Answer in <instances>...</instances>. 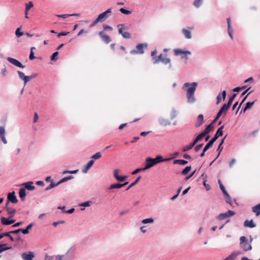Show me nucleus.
Instances as JSON below:
<instances>
[{
    "label": "nucleus",
    "instance_id": "obj_1",
    "mask_svg": "<svg viewBox=\"0 0 260 260\" xmlns=\"http://www.w3.org/2000/svg\"><path fill=\"white\" fill-rule=\"evenodd\" d=\"M197 86L198 83L197 82L191 83L186 82L183 85V87H188L186 90V98L189 103H193L196 101L194 92Z\"/></svg>",
    "mask_w": 260,
    "mask_h": 260
},
{
    "label": "nucleus",
    "instance_id": "obj_2",
    "mask_svg": "<svg viewBox=\"0 0 260 260\" xmlns=\"http://www.w3.org/2000/svg\"><path fill=\"white\" fill-rule=\"evenodd\" d=\"M75 245L72 246L64 255H57L55 256V260H73L75 257Z\"/></svg>",
    "mask_w": 260,
    "mask_h": 260
},
{
    "label": "nucleus",
    "instance_id": "obj_3",
    "mask_svg": "<svg viewBox=\"0 0 260 260\" xmlns=\"http://www.w3.org/2000/svg\"><path fill=\"white\" fill-rule=\"evenodd\" d=\"M239 246L240 248L242 249L244 251H249L252 249L251 244L248 242L245 236H241L240 238Z\"/></svg>",
    "mask_w": 260,
    "mask_h": 260
},
{
    "label": "nucleus",
    "instance_id": "obj_4",
    "mask_svg": "<svg viewBox=\"0 0 260 260\" xmlns=\"http://www.w3.org/2000/svg\"><path fill=\"white\" fill-rule=\"evenodd\" d=\"M174 54L176 56H178L179 55H181V58L185 59V64H186L187 63V60L188 59L187 55L191 54L190 51H187V50L184 51L181 49H174Z\"/></svg>",
    "mask_w": 260,
    "mask_h": 260
},
{
    "label": "nucleus",
    "instance_id": "obj_5",
    "mask_svg": "<svg viewBox=\"0 0 260 260\" xmlns=\"http://www.w3.org/2000/svg\"><path fill=\"white\" fill-rule=\"evenodd\" d=\"M202 139V137H201V136L200 134H199L191 143H190L189 145L183 147L182 151L186 152L191 149L193 147V146Z\"/></svg>",
    "mask_w": 260,
    "mask_h": 260
},
{
    "label": "nucleus",
    "instance_id": "obj_6",
    "mask_svg": "<svg viewBox=\"0 0 260 260\" xmlns=\"http://www.w3.org/2000/svg\"><path fill=\"white\" fill-rule=\"evenodd\" d=\"M144 47H147V44H138L134 49L130 51L131 54H142L144 53Z\"/></svg>",
    "mask_w": 260,
    "mask_h": 260
},
{
    "label": "nucleus",
    "instance_id": "obj_7",
    "mask_svg": "<svg viewBox=\"0 0 260 260\" xmlns=\"http://www.w3.org/2000/svg\"><path fill=\"white\" fill-rule=\"evenodd\" d=\"M156 165V164L153 158L148 157L145 159V165L144 167V169L145 170H148Z\"/></svg>",
    "mask_w": 260,
    "mask_h": 260
},
{
    "label": "nucleus",
    "instance_id": "obj_8",
    "mask_svg": "<svg viewBox=\"0 0 260 260\" xmlns=\"http://www.w3.org/2000/svg\"><path fill=\"white\" fill-rule=\"evenodd\" d=\"M13 217H2L1 218V222L4 225H9L14 223L15 221V219H12Z\"/></svg>",
    "mask_w": 260,
    "mask_h": 260
},
{
    "label": "nucleus",
    "instance_id": "obj_9",
    "mask_svg": "<svg viewBox=\"0 0 260 260\" xmlns=\"http://www.w3.org/2000/svg\"><path fill=\"white\" fill-rule=\"evenodd\" d=\"M7 60L12 63V64L14 65L15 66L18 67L19 68L23 69L25 66L22 64V63L18 60L16 59H15L14 58L8 57L7 58Z\"/></svg>",
    "mask_w": 260,
    "mask_h": 260
},
{
    "label": "nucleus",
    "instance_id": "obj_10",
    "mask_svg": "<svg viewBox=\"0 0 260 260\" xmlns=\"http://www.w3.org/2000/svg\"><path fill=\"white\" fill-rule=\"evenodd\" d=\"M99 36L101 38L102 40L106 44H108L111 41L110 37L107 35L104 31H101L98 33Z\"/></svg>",
    "mask_w": 260,
    "mask_h": 260
},
{
    "label": "nucleus",
    "instance_id": "obj_11",
    "mask_svg": "<svg viewBox=\"0 0 260 260\" xmlns=\"http://www.w3.org/2000/svg\"><path fill=\"white\" fill-rule=\"evenodd\" d=\"M112 13V8H109L103 13L100 14L98 16V20L100 21H103L105 20L108 17V14H110Z\"/></svg>",
    "mask_w": 260,
    "mask_h": 260
},
{
    "label": "nucleus",
    "instance_id": "obj_12",
    "mask_svg": "<svg viewBox=\"0 0 260 260\" xmlns=\"http://www.w3.org/2000/svg\"><path fill=\"white\" fill-rule=\"evenodd\" d=\"M224 128V125H222L219 127L217 131L216 132L213 137L211 139V140L214 143L216 140L220 136H222L223 134V129Z\"/></svg>",
    "mask_w": 260,
    "mask_h": 260
},
{
    "label": "nucleus",
    "instance_id": "obj_13",
    "mask_svg": "<svg viewBox=\"0 0 260 260\" xmlns=\"http://www.w3.org/2000/svg\"><path fill=\"white\" fill-rule=\"evenodd\" d=\"M7 200L8 202H11L13 204H16L18 202V199L15 196V191H13L8 194Z\"/></svg>",
    "mask_w": 260,
    "mask_h": 260
},
{
    "label": "nucleus",
    "instance_id": "obj_14",
    "mask_svg": "<svg viewBox=\"0 0 260 260\" xmlns=\"http://www.w3.org/2000/svg\"><path fill=\"white\" fill-rule=\"evenodd\" d=\"M213 128V124L211 122L209 124H208L205 129L202 132L200 135L203 138L205 136H206L208 134H209L210 131Z\"/></svg>",
    "mask_w": 260,
    "mask_h": 260
},
{
    "label": "nucleus",
    "instance_id": "obj_15",
    "mask_svg": "<svg viewBox=\"0 0 260 260\" xmlns=\"http://www.w3.org/2000/svg\"><path fill=\"white\" fill-rule=\"evenodd\" d=\"M21 257L23 260H33L35 254L32 252H23L21 254Z\"/></svg>",
    "mask_w": 260,
    "mask_h": 260
},
{
    "label": "nucleus",
    "instance_id": "obj_16",
    "mask_svg": "<svg viewBox=\"0 0 260 260\" xmlns=\"http://www.w3.org/2000/svg\"><path fill=\"white\" fill-rule=\"evenodd\" d=\"M226 92L225 90H223L222 92H220L218 94L216 97V105L219 104L222 101V98L223 101H224L226 98Z\"/></svg>",
    "mask_w": 260,
    "mask_h": 260
},
{
    "label": "nucleus",
    "instance_id": "obj_17",
    "mask_svg": "<svg viewBox=\"0 0 260 260\" xmlns=\"http://www.w3.org/2000/svg\"><path fill=\"white\" fill-rule=\"evenodd\" d=\"M226 21H227V23H228V35H229L230 38L232 40H233V39H234L233 35V29H232V26H231V20L230 18H228L226 19Z\"/></svg>",
    "mask_w": 260,
    "mask_h": 260
},
{
    "label": "nucleus",
    "instance_id": "obj_18",
    "mask_svg": "<svg viewBox=\"0 0 260 260\" xmlns=\"http://www.w3.org/2000/svg\"><path fill=\"white\" fill-rule=\"evenodd\" d=\"M155 162L156 164L162 162H166L172 159V158H163L162 156L161 155H157L155 158H154Z\"/></svg>",
    "mask_w": 260,
    "mask_h": 260
},
{
    "label": "nucleus",
    "instance_id": "obj_19",
    "mask_svg": "<svg viewBox=\"0 0 260 260\" xmlns=\"http://www.w3.org/2000/svg\"><path fill=\"white\" fill-rule=\"evenodd\" d=\"M33 182L28 181L22 184V185L24 186V188H25V190L27 189L28 190L32 191L35 189V186L32 185Z\"/></svg>",
    "mask_w": 260,
    "mask_h": 260
},
{
    "label": "nucleus",
    "instance_id": "obj_20",
    "mask_svg": "<svg viewBox=\"0 0 260 260\" xmlns=\"http://www.w3.org/2000/svg\"><path fill=\"white\" fill-rule=\"evenodd\" d=\"M242 253L239 251H235L226 257L224 260H235L236 257Z\"/></svg>",
    "mask_w": 260,
    "mask_h": 260
},
{
    "label": "nucleus",
    "instance_id": "obj_21",
    "mask_svg": "<svg viewBox=\"0 0 260 260\" xmlns=\"http://www.w3.org/2000/svg\"><path fill=\"white\" fill-rule=\"evenodd\" d=\"M94 160H89L88 162V163L85 166H84V168L82 170V172L83 173H87V172L90 169V168L94 164Z\"/></svg>",
    "mask_w": 260,
    "mask_h": 260
},
{
    "label": "nucleus",
    "instance_id": "obj_22",
    "mask_svg": "<svg viewBox=\"0 0 260 260\" xmlns=\"http://www.w3.org/2000/svg\"><path fill=\"white\" fill-rule=\"evenodd\" d=\"M243 225L244 227L254 228L256 226V224L254 223L252 219L250 220H246L243 223Z\"/></svg>",
    "mask_w": 260,
    "mask_h": 260
},
{
    "label": "nucleus",
    "instance_id": "obj_23",
    "mask_svg": "<svg viewBox=\"0 0 260 260\" xmlns=\"http://www.w3.org/2000/svg\"><path fill=\"white\" fill-rule=\"evenodd\" d=\"M158 122L160 125L166 126L171 124V122L168 119L160 117L158 119Z\"/></svg>",
    "mask_w": 260,
    "mask_h": 260
},
{
    "label": "nucleus",
    "instance_id": "obj_24",
    "mask_svg": "<svg viewBox=\"0 0 260 260\" xmlns=\"http://www.w3.org/2000/svg\"><path fill=\"white\" fill-rule=\"evenodd\" d=\"M231 105L229 104L228 103L224 104L220 108L218 112L222 114V113H225L230 108Z\"/></svg>",
    "mask_w": 260,
    "mask_h": 260
},
{
    "label": "nucleus",
    "instance_id": "obj_25",
    "mask_svg": "<svg viewBox=\"0 0 260 260\" xmlns=\"http://www.w3.org/2000/svg\"><path fill=\"white\" fill-rule=\"evenodd\" d=\"M19 197L22 201H24L26 197V190L25 188H21L19 191Z\"/></svg>",
    "mask_w": 260,
    "mask_h": 260
},
{
    "label": "nucleus",
    "instance_id": "obj_26",
    "mask_svg": "<svg viewBox=\"0 0 260 260\" xmlns=\"http://www.w3.org/2000/svg\"><path fill=\"white\" fill-rule=\"evenodd\" d=\"M204 123V116L203 114H199L198 116L197 122L196 123V127H199Z\"/></svg>",
    "mask_w": 260,
    "mask_h": 260
},
{
    "label": "nucleus",
    "instance_id": "obj_27",
    "mask_svg": "<svg viewBox=\"0 0 260 260\" xmlns=\"http://www.w3.org/2000/svg\"><path fill=\"white\" fill-rule=\"evenodd\" d=\"M123 187V185H121V183H116L114 184H111L109 187L108 189H119Z\"/></svg>",
    "mask_w": 260,
    "mask_h": 260
},
{
    "label": "nucleus",
    "instance_id": "obj_28",
    "mask_svg": "<svg viewBox=\"0 0 260 260\" xmlns=\"http://www.w3.org/2000/svg\"><path fill=\"white\" fill-rule=\"evenodd\" d=\"M174 165H179L181 166H184L188 164V161L184 159H175L173 161Z\"/></svg>",
    "mask_w": 260,
    "mask_h": 260
},
{
    "label": "nucleus",
    "instance_id": "obj_29",
    "mask_svg": "<svg viewBox=\"0 0 260 260\" xmlns=\"http://www.w3.org/2000/svg\"><path fill=\"white\" fill-rule=\"evenodd\" d=\"M252 211L255 213L256 216L260 215V203L252 208Z\"/></svg>",
    "mask_w": 260,
    "mask_h": 260
},
{
    "label": "nucleus",
    "instance_id": "obj_30",
    "mask_svg": "<svg viewBox=\"0 0 260 260\" xmlns=\"http://www.w3.org/2000/svg\"><path fill=\"white\" fill-rule=\"evenodd\" d=\"M191 169L190 166H186L181 172V174L185 176L188 174Z\"/></svg>",
    "mask_w": 260,
    "mask_h": 260
},
{
    "label": "nucleus",
    "instance_id": "obj_31",
    "mask_svg": "<svg viewBox=\"0 0 260 260\" xmlns=\"http://www.w3.org/2000/svg\"><path fill=\"white\" fill-rule=\"evenodd\" d=\"M58 185H59V183L58 182H57V183H55L54 182H52L51 181V183H50V184L49 185V186H48L45 189V191H48L50 189L55 187H56Z\"/></svg>",
    "mask_w": 260,
    "mask_h": 260
},
{
    "label": "nucleus",
    "instance_id": "obj_32",
    "mask_svg": "<svg viewBox=\"0 0 260 260\" xmlns=\"http://www.w3.org/2000/svg\"><path fill=\"white\" fill-rule=\"evenodd\" d=\"M203 0H194L193 2V6L197 8H200L203 4Z\"/></svg>",
    "mask_w": 260,
    "mask_h": 260
},
{
    "label": "nucleus",
    "instance_id": "obj_33",
    "mask_svg": "<svg viewBox=\"0 0 260 260\" xmlns=\"http://www.w3.org/2000/svg\"><path fill=\"white\" fill-rule=\"evenodd\" d=\"M8 214H9V217H13L16 213V210L14 208H9L7 209L6 211Z\"/></svg>",
    "mask_w": 260,
    "mask_h": 260
},
{
    "label": "nucleus",
    "instance_id": "obj_34",
    "mask_svg": "<svg viewBox=\"0 0 260 260\" xmlns=\"http://www.w3.org/2000/svg\"><path fill=\"white\" fill-rule=\"evenodd\" d=\"M141 178V176H139V177H137V178L135 180V181L134 182H133V183H132L127 187V188L126 189V190H128L131 188H132V187H133L134 186H135V185H136L138 182L139 181V180H140V179Z\"/></svg>",
    "mask_w": 260,
    "mask_h": 260
},
{
    "label": "nucleus",
    "instance_id": "obj_35",
    "mask_svg": "<svg viewBox=\"0 0 260 260\" xmlns=\"http://www.w3.org/2000/svg\"><path fill=\"white\" fill-rule=\"evenodd\" d=\"M220 188L221 190V191H222L223 194H224V196H225V197L230 199V196L229 194L228 193V192L225 190V188L223 184H220Z\"/></svg>",
    "mask_w": 260,
    "mask_h": 260
},
{
    "label": "nucleus",
    "instance_id": "obj_36",
    "mask_svg": "<svg viewBox=\"0 0 260 260\" xmlns=\"http://www.w3.org/2000/svg\"><path fill=\"white\" fill-rule=\"evenodd\" d=\"M73 178H74V176H67V177H64L63 178H62L61 179H60L58 182L59 183V185L62 183H64L68 180H70L71 179H72Z\"/></svg>",
    "mask_w": 260,
    "mask_h": 260
},
{
    "label": "nucleus",
    "instance_id": "obj_37",
    "mask_svg": "<svg viewBox=\"0 0 260 260\" xmlns=\"http://www.w3.org/2000/svg\"><path fill=\"white\" fill-rule=\"evenodd\" d=\"M38 76L37 74H33L30 76H26V77L25 78V85L27 83H28L30 80L36 78Z\"/></svg>",
    "mask_w": 260,
    "mask_h": 260
},
{
    "label": "nucleus",
    "instance_id": "obj_38",
    "mask_svg": "<svg viewBox=\"0 0 260 260\" xmlns=\"http://www.w3.org/2000/svg\"><path fill=\"white\" fill-rule=\"evenodd\" d=\"M214 144V143L210 140L204 146L203 149L204 151H207L208 149L211 148Z\"/></svg>",
    "mask_w": 260,
    "mask_h": 260
},
{
    "label": "nucleus",
    "instance_id": "obj_39",
    "mask_svg": "<svg viewBox=\"0 0 260 260\" xmlns=\"http://www.w3.org/2000/svg\"><path fill=\"white\" fill-rule=\"evenodd\" d=\"M182 33L184 34L186 39H189L191 38V35L190 31L184 28L182 29Z\"/></svg>",
    "mask_w": 260,
    "mask_h": 260
},
{
    "label": "nucleus",
    "instance_id": "obj_40",
    "mask_svg": "<svg viewBox=\"0 0 260 260\" xmlns=\"http://www.w3.org/2000/svg\"><path fill=\"white\" fill-rule=\"evenodd\" d=\"M154 219L152 218H148L146 219H143L141 221L143 224H147V223H153L154 222Z\"/></svg>",
    "mask_w": 260,
    "mask_h": 260
},
{
    "label": "nucleus",
    "instance_id": "obj_41",
    "mask_svg": "<svg viewBox=\"0 0 260 260\" xmlns=\"http://www.w3.org/2000/svg\"><path fill=\"white\" fill-rule=\"evenodd\" d=\"M17 73L18 74L19 78L24 81V87L25 86V80L26 76H25L22 72L20 71H18Z\"/></svg>",
    "mask_w": 260,
    "mask_h": 260
},
{
    "label": "nucleus",
    "instance_id": "obj_42",
    "mask_svg": "<svg viewBox=\"0 0 260 260\" xmlns=\"http://www.w3.org/2000/svg\"><path fill=\"white\" fill-rule=\"evenodd\" d=\"M228 217H229V215L228 214V213L225 212L219 214L218 216H217V219L219 220H221Z\"/></svg>",
    "mask_w": 260,
    "mask_h": 260
},
{
    "label": "nucleus",
    "instance_id": "obj_43",
    "mask_svg": "<svg viewBox=\"0 0 260 260\" xmlns=\"http://www.w3.org/2000/svg\"><path fill=\"white\" fill-rule=\"evenodd\" d=\"M257 101V100H255L254 101L252 102H248L246 103L245 107L247 109H250L253 105L254 104V103Z\"/></svg>",
    "mask_w": 260,
    "mask_h": 260
},
{
    "label": "nucleus",
    "instance_id": "obj_44",
    "mask_svg": "<svg viewBox=\"0 0 260 260\" xmlns=\"http://www.w3.org/2000/svg\"><path fill=\"white\" fill-rule=\"evenodd\" d=\"M102 157V154L100 152H96L91 157V160H96Z\"/></svg>",
    "mask_w": 260,
    "mask_h": 260
},
{
    "label": "nucleus",
    "instance_id": "obj_45",
    "mask_svg": "<svg viewBox=\"0 0 260 260\" xmlns=\"http://www.w3.org/2000/svg\"><path fill=\"white\" fill-rule=\"evenodd\" d=\"M124 24H119L117 25V27L118 28V33L122 36V34L124 32L123 31V29H125L124 28Z\"/></svg>",
    "mask_w": 260,
    "mask_h": 260
},
{
    "label": "nucleus",
    "instance_id": "obj_46",
    "mask_svg": "<svg viewBox=\"0 0 260 260\" xmlns=\"http://www.w3.org/2000/svg\"><path fill=\"white\" fill-rule=\"evenodd\" d=\"M91 202L90 201H86L83 203H81L79 204L80 207H89L91 205Z\"/></svg>",
    "mask_w": 260,
    "mask_h": 260
},
{
    "label": "nucleus",
    "instance_id": "obj_47",
    "mask_svg": "<svg viewBox=\"0 0 260 260\" xmlns=\"http://www.w3.org/2000/svg\"><path fill=\"white\" fill-rule=\"evenodd\" d=\"M24 230L23 229H18L17 230H15L14 231H11V233L12 234H18L19 233H22L24 235H26L25 233L24 232Z\"/></svg>",
    "mask_w": 260,
    "mask_h": 260
},
{
    "label": "nucleus",
    "instance_id": "obj_48",
    "mask_svg": "<svg viewBox=\"0 0 260 260\" xmlns=\"http://www.w3.org/2000/svg\"><path fill=\"white\" fill-rule=\"evenodd\" d=\"M119 11L121 13H122L123 14H125V15H129V14H131L132 13V11H131L126 10V9H124V8H121L119 9Z\"/></svg>",
    "mask_w": 260,
    "mask_h": 260
},
{
    "label": "nucleus",
    "instance_id": "obj_49",
    "mask_svg": "<svg viewBox=\"0 0 260 260\" xmlns=\"http://www.w3.org/2000/svg\"><path fill=\"white\" fill-rule=\"evenodd\" d=\"M23 32L21 31V27H18L16 29L15 31V35L17 37L19 38L23 36Z\"/></svg>",
    "mask_w": 260,
    "mask_h": 260
},
{
    "label": "nucleus",
    "instance_id": "obj_50",
    "mask_svg": "<svg viewBox=\"0 0 260 260\" xmlns=\"http://www.w3.org/2000/svg\"><path fill=\"white\" fill-rule=\"evenodd\" d=\"M246 88H247V86L246 85H244V86H242L241 87H237L234 88L233 89V91L234 92H239L241 90L245 89Z\"/></svg>",
    "mask_w": 260,
    "mask_h": 260
},
{
    "label": "nucleus",
    "instance_id": "obj_51",
    "mask_svg": "<svg viewBox=\"0 0 260 260\" xmlns=\"http://www.w3.org/2000/svg\"><path fill=\"white\" fill-rule=\"evenodd\" d=\"M177 112L176 110L173 108H172L171 112V119H173L177 117Z\"/></svg>",
    "mask_w": 260,
    "mask_h": 260
},
{
    "label": "nucleus",
    "instance_id": "obj_52",
    "mask_svg": "<svg viewBox=\"0 0 260 260\" xmlns=\"http://www.w3.org/2000/svg\"><path fill=\"white\" fill-rule=\"evenodd\" d=\"M34 6L32 2L30 1L28 3L26 4L25 10L26 12H28L32 7Z\"/></svg>",
    "mask_w": 260,
    "mask_h": 260
},
{
    "label": "nucleus",
    "instance_id": "obj_53",
    "mask_svg": "<svg viewBox=\"0 0 260 260\" xmlns=\"http://www.w3.org/2000/svg\"><path fill=\"white\" fill-rule=\"evenodd\" d=\"M34 225V223H30L26 226V229H24V232L25 233L26 235L29 233V231L31 229Z\"/></svg>",
    "mask_w": 260,
    "mask_h": 260
},
{
    "label": "nucleus",
    "instance_id": "obj_54",
    "mask_svg": "<svg viewBox=\"0 0 260 260\" xmlns=\"http://www.w3.org/2000/svg\"><path fill=\"white\" fill-rule=\"evenodd\" d=\"M251 93V91H250L248 93V94L245 96H244L243 98V99H242L241 102L240 103V105L239 106V107H238V109H237V111L236 112V114H237L238 113V112L239 110L240 109L241 105L245 101V100H246L248 95H249Z\"/></svg>",
    "mask_w": 260,
    "mask_h": 260
},
{
    "label": "nucleus",
    "instance_id": "obj_55",
    "mask_svg": "<svg viewBox=\"0 0 260 260\" xmlns=\"http://www.w3.org/2000/svg\"><path fill=\"white\" fill-rule=\"evenodd\" d=\"M236 93L233 94V95L231 96H230V98L229 99L228 102L227 103L231 106L234 99L236 98Z\"/></svg>",
    "mask_w": 260,
    "mask_h": 260
},
{
    "label": "nucleus",
    "instance_id": "obj_56",
    "mask_svg": "<svg viewBox=\"0 0 260 260\" xmlns=\"http://www.w3.org/2000/svg\"><path fill=\"white\" fill-rule=\"evenodd\" d=\"M146 171V170L144 169V167L137 168L136 170H135L134 171H133L132 174L133 175H135V174L139 173L141 171Z\"/></svg>",
    "mask_w": 260,
    "mask_h": 260
},
{
    "label": "nucleus",
    "instance_id": "obj_57",
    "mask_svg": "<svg viewBox=\"0 0 260 260\" xmlns=\"http://www.w3.org/2000/svg\"><path fill=\"white\" fill-rule=\"evenodd\" d=\"M58 55V52L55 51L54 52L51 56V60L52 61H55L57 59V56Z\"/></svg>",
    "mask_w": 260,
    "mask_h": 260
},
{
    "label": "nucleus",
    "instance_id": "obj_58",
    "mask_svg": "<svg viewBox=\"0 0 260 260\" xmlns=\"http://www.w3.org/2000/svg\"><path fill=\"white\" fill-rule=\"evenodd\" d=\"M203 185L207 191H209L211 189V187L209 184L206 183V180L204 178V180L203 182Z\"/></svg>",
    "mask_w": 260,
    "mask_h": 260
},
{
    "label": "nucleus",
    "instance_id": "obj_59",
    "mask_svg": "<svg viewBox=\"0 0 260 260\" xmlns=\"http://www.w3.org/2000/svg\"><path fill=\"white\" fill-rule=\"evenodd\" d=\"M203 145H204L203 143L200 144L196 145L194 148V151L196 152H198L200 150V149L202 148V147L203 146Z\"/></svg>",
    "mask_w": 260,
    "mask_h": 260
},
{
    "label": "nucleus",
    "instance_id": "obj_60",
    "mask_svg": "<svg viewBox=\"0 0 260 260\" xmlns=\"http://www.w3.org/2000/svg\"><path fill=\"white\" fill-rule=\"evenodd\" d=\"M119 172V169H115L114 171L113 176L114 178L117 180L118 178L119 177V175H118V172Z\"/></svg>",
    "mask_w": 260,
    "mask_h": 260
},
{
    "label": "nucleus",
    "instance_id": "obj_61",
    "mask_svg": "<svg viewBox=\"0 0 260 260\" xmlns=\"http://www.w3.org/2000/svg\"><path fill=\"white\" fill-rule=\"evenodd\" d=\"M221 115L222 114L221 113H220L219 112H218L215 117L214 118L213 120L212 121V123L213 124L215 123L218 120V119L220 118V117L221 116Z\"/></svg>",
    "mask_w": 260,
    "mask_h": 260
},
{
    "label": "nucleus",
    "instance_id": "obj_62",
    "mask_svg": "<svg viewBox=\"0 0 260 260\" xmlns=\"http://www.w3.org/2000/svg\"><path fill=\"white\" fill-rule=\"evenodd\" d=\"M123 38H124V39H130L131 37V35L129 32H124L123 34H122V36Z\"/></svg>",
    "mask_w": 260,
    "mask_h": 260
},
{
    "label": "nucleus",
    "instance_id": "obj_63",
    "mask_svg": "<svg viewBox=\"0 0 260 260\" xmlns=\"http://www.w3.org/2000/svg\"><path fill=\"white\" fill-rule=\"evenodd\" d=\"M103 28H104V30H105V31H106V30L112 31L113 30V28L111 26L108 25L107 24H104L103 25Z\"/></svg>",
    "mask_w": 260,
    "mask_h": 260
},
{
    "label": "nucleus",
    "instance_id": "obj_64",
    "mask_svg": "<svg viewBox=\"0 0 260 260\" xmlns=\"http://www.w3.org/2000/svg\"><path fill=\"white\" fill-rule=\"evenodd\" d=\"M162 54H160L157 57V60H155L154 62V64L158 63L159 61H161V60L162 59Z\"/></svg>",
    "mask_w": 260,
    "mask_h": 260
}]
</instances>
